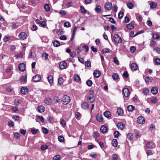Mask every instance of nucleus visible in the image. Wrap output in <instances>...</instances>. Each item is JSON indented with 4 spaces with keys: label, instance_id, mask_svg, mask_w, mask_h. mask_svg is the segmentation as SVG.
I'll use <instances>...</instances> for the list:
<instances>
[{
    "label": "nucleus",
    "instance_id": "23",
    "mask_svg": "<svg viewBox=\"0 0 160 160\" xmlns=\"http://www.w3.org/2000/svg\"><path fill=\"white\" fill-rule=\"evenodd\" d=\"M44 107L42 106H40L38 107V110L39 112H42L44 111Z\"/></svg>",
    "mask_w": 160,
    "mask_h": 160
},
{
    "label": "nucleus",
    "instance_id": "38",
    "mask_svg": "<svg viewBox=\"0 0 160 160\" xmlns=\"http://www.w3.org/2000/svg\"><path fill=\"white\" fill-rule=\"evenodd\" d=\"M157 6V4L155 2H152L150 3V7L152 8H155Z\"/></svg>",
    "mask_w": 160,
    "mask_h": 160
},
{
    "label": "nucleus",
    "instance_id": "33",
    "mask_svg": "<svg viewBox=\"0 0 160 160\" xmlns=\"http://www.w3.org/2000/svg\"><path fill=\"white\" fill-rule=\"evenodd\" d=\"M60 123L63 127H65L66 124V122L64 119H61Z\"/></svg>",
    "mask_w": 160,
    "mask_h": 160
},
{
    "label": "nucleus",
    "instance_id": "16",
    "mask_svg": "<svg viewBox=\"0 0 160 160\" xmlns=\"http://www.w3.org/2000/svg\"><path fill=\"white\" fill-rule=\"evenodd\" d=\"M96 119L99 122H101L103 121L102 115L101 114H98L96 116Z\"/></svg>",
    "mask_w": 160,
    "mask_h": 160
},
{
    "label": "nucleus",
    "instance_id": "50",
    "mask_svg": "<svg viewBox=\"0 0 160 160\" xmlns=\"http://www.w3.org/2000/svg\"><path fill=\"white\" fill-rule=\"evenodd\" d=\"M60 156L59 155H56L53 157L54 160H60Z\"/></svg>",
    "mask_w": 160,
    "mask_h": 160
},
{
    "label": "nucleus",
    "instance_id": "58",
    "mask_svg": "<svg viewBox=\"0 0 160 160\" xmlns=\"http://www.w3.org/2000/svg\"><path fill=\"white\" fill-rule=\"evenodd\" d=\"M113 134H114V137L115 138H118V137L119 136V132L118 131H115L114 132Z\"/></svg>",
    "mask_w": 160,
    "mask_h": 160
},
{
    "label": "nucleus",
    "instance_id": "37",
    "mask_svg": "<svg viewBox=\"0 0 160 160\" xmlns=\"http://www.w3.org/2000/svg\"><path fill=\"white\" fill-rule=\"evenodd\" d=\"M92 135L94 138H97L99 136V134L98 132L96 131L93 132Z\"/></svg>",
    "mask_w": 160,
    "mask_h": 160
},
{
    "label": "nucleus",
    "instance_id": "40",
    "mask_svg": "<svg viewBox=\"0 0 160 160\" xmlns=\"http://www.w3.org/2000/svg\"><path fill=\"white\" fill-rule=\"evenodd\" d=\"M59 13L62 16H64L66 14L67 11L64 10H61L59 12Z\"/></svg>",
    "mask_w": 160,
    "mask_h": 160
},
{
    "label": "nucleus",
    "instance_id": "29",
    "mask_svg": "<svg viewBox=\"0 0 160 160\" xmlns=\"http://www.w3.org/2000/svg\"><path fill=\"white\" fill-rule=\"evenodd\" d=\"M149 89L146 88H144L143 90V93L145 95H147L149 93Z\"/></svg>",
    "mask_w": 160,
    "mask_h": 160
},
{
    "label": "nucleus",
    "instance_id": "3",
    "mask_svg": "<svg viewBox=\"0 0 160 160\" xmlns=\"http://www.w3.org/2000/svg\"><path fill=\"white\" fill-rule=\"evenodd\" d=\"M59 67L60 68L62 69L66 68H67V62L64 61H62L59 64Z\"/></svg>",
    "mask_w": 160,
    "mask_h": 160
},
{
    "label": "nucleus",
    "instance_id": "64",
    "mask_svg": "<svg viewBox=\"0 0 160 160\" xmlns=\"http://www.w3.org/2000/svg\"><path fill=\"white\" fill-rule=\"evenodd\" d=\"M9 36H5L3 39L4 42H6L9 40Z\"/></svg>",
    "mask_w": 160,
    "mask_h": 160
},
{
    "label": "nucleus",
    "instance_id": "13",
    "mask_svg": "<svg viewBox=\"0 0 160 160\" xmlns=\"http://www.w3.org/2000/svg\"><path fill=\"white\" fill-rule=\"evenodd\" d=\"M81 107L84 109H87L89 108V105L88 103L86 102H82L81 104Z\"/></svg>",
    "mask_w": 160,
    "mask_h": 160
},
{
    "label": "nucleus",
    "instance_id": "27",
    "mask_svg": "<svg viewBox=\"0 0 160 160\" xmlns=\"http://www.w3.org/2000/svg\"><path fill=\"white\" fill-rule=\"evenodd\" d=\"M112 145L114 147H116L118 145V142L116 139H113L112 141Z\"/></svg>",
    "mask_w": 160,
    "mask_h": 160
},
{
    "label": "nucleus",
    "instance_id": "34",
    "mask_svg": "<svg viewBox=\"0 0 160 160\" xmlns=\"http://www.w3.org/2000/svg\"><path fill=\"white\" fill-rule=\"evenodd\" d=\"M44 8L46 11H48L50 10V8L49 4H46L44 5Z\"/></svg>",
    "mask_w": 160,
    "mask_h": 160
},
{
    "label": "nucleus",
    "instance_id": "45",
    "mask_svg": "<svg viewBox=\"0 0 160 160\" xmlns=\"http://www.w3.org/2000/svg\"><path fill=\"white\" fill-rule=\"evenodd\" d=\"M85 65L87 67H90L91 66V63L90 61H86Z\"/></svg>",
    "mask_w": 160,
    "mask_h": 160
},
{
    "label": "nucleus",
    "instance_id": "36",
    "mask_svg": "<svg viewBox=\"0 0 160 160\" xmlns=\"http://www.w3.org/2000/svg\"><path fill=\"white\" fill-rule=\"evenodd\" d=\"M134 27L132 23H129L127 26V28L129 29H132Z\"/></svg>",
    "mask_w": 160,
    "mask_h": 160
},
{
    "label": "nucleus",
    "instance_id": "55",
    "mask_svg": "<svg viewBox=\"0 0 160 160\" xmlns=\"http://www.w3.org/2000/svg\"><path fill=\"white\" fill-rule=\"evenodd\" d=\"M21 102L20 100L18 99H15L14 101V103L15 105L17 106H19Z\"/></svg>",
    "mask_w": 160,
    "mask_h": 160
},
{
    "label": "nucleus",
    "instance_id": "48",
    "mask_svg": "<svg viewBox=\"0 0 160 160\" xmlns=\"http://www.w3.org/2000/svg\"><path fill=\"white\" fill-rule=\"evenodd\" d=\"M153 38L155 39H158L160 38V36L158 34H153Z\"/></svg>",
    "mask_w": 160,
    "mask_h": 160
},
{
    "label": "nucleus",
    "instance_id": "63",
    "mask_svg": "<svg viewBox=\"0 0 160 160\" xmlns=\"http://www.w3.org/2000/svg\"><path fill=\"white\" fill-rule=\"evenodd\" d=\"M81 114L80 113L78 112H77L75 113V117L77 119H78V118L80 117Z\"/></svg>",
    "mask_w": 160,
    "mask_h": 160
},
{
    "label": "nucleus",
    "instance_id": "56",
    "mask_svg": "<svg viewBox=\"0 0 160 160\" xmlns=\"http://www.w3.org/2000/svg\"><path fill=\"white\" fill-rule=\"evenodd\" d=\"M155 62L156 65H159L160 64V59L159 58H156L155 59Z\"/></svg>",
    "mask_w": 160,
    "mask_h": 160
},
{
    "label": "nucleus",
    "instance_id": "41",
    "mask_svg": "<svg viewBox=\"0 0 160 160\" xmlns=\"http://www.w3.org/2000/svg\"><path fill=\"white\" fill-rule=\"evenodd\" d=\"M112 78L113 80H116L118 78V75L117 73H114L112 76Z\"/></svg>",
    "mask_w": 160,
    "mask_h": 160
},
{
    "label": "nucleus",
    "instance_id": "14",
    "mask_svg": "<svg viewBox=\"0 0 160 160\" xmlns=\"http://www.w3.org/2000/svg\"><path fill=\"white\" fill-rule=\"evenodd\" d=\"M44 103L47 105H49L52 103L51 98L49 97L46 98L44 100Z\"/></svg>",
    "mask_w": 160,
    "mask_h": 160
},
{
    "label": "nucleus",
    "instance_id": "11",
    "mask_svg": "<svg viewBox=\"0 0 160 160\" xmlns=\"http://www.w3.org/2000/svg\"><path fill=\"white\" fill-rule=\"evenodd\" d=\"M112 52V50H110L109 48H107L103 49L101 51L102 54H105L106 53H110Z\"/></svg>",
    "mask_w": 160,
    "mask_h": 160
},
{
    "label": "nucleus",
    "instance_id": "6",
    "mask_svg": "<svg viewBox=\"0 0 160 160\" xmlns=\"http://www.w3.org/2000/svg\"><path fill=\"white\" fill-rule=\"evenodd\" d=\"M105 8L108 10H110L112 8V4L110 2H106L104 5Z\"/></svg>",
    "mask_w": 160,
    "mask_h": 160
},
{
    "label": "nucleus",
    "instance_id": "35",
    "mask_svg": "<svg viewBox=\"0 0 160 160\" xmlns=\"http://www.w3.org/2000/svg\"><path fill=\"white\" fill-rule=\"evenodd\" d=\"M95 10L97 12H100L101 10V8L99 5L97 6L95 8Z\"/></svg>",
    "mask_w": 160,
    "mask_h": 160
},
{
    "label": "nucleus",
    "instance_id": "9",
    "mask_svg": "<svg viewBox=\"0 0 160 160\" xmlns=\"http://www.w3.org/2000/svg\"><path fill=\"white\" fill-rule=\"evenodd\" d=\"M93 75L96 78H98L101 75V72L99 70H96L93 72Z\"/></svg>",
    "mask_w": 160,
    "mask_h": 160
},
{
    "label": "nucleus",
    "instance_id": "15",
    "mask_svg": "<svg viewBox=\"0 0 160 160\" xmlns=\"http://www.w3.org/2000/svg\"><path fill=\"white\" fill-rule=\"evenodd\" d=\"M131 68L132 70L135 71L137 69L138 66L135 63H132L131 65Z\"/></svg>",
    "mask_w": 160,
    "mask_h": 160
},
{
    "label": "nucleus",
    "instance_id": "12",
    "mask_svg": "<svg viewBox=\"0 0 160 160\" xmlns=\"http://www.w3.org/2000/svg\"><path fill=\"white\" fill-rule=\"evenodd\" d=\"M18 68L20 71L22 72L24 71L25 69V64L23 63L19 64L18 65Z\"/></svg>",
    "mask_w": 160,
    "mask_h": 160
},
{
    "label": "nucleus",
    "instance_id": "22",
    "mask_svg": "<svg viewBox=\"0 0 160 160\" xmlns=\"http://www.w3.org/2000/svg\"><path fill=\"white\" fill-rule=\"evenodd\" d=\"M104 116L107 118H108L111 117V113L108 111H107L104 113Z\"/></svg>",
    "mask_w": 160,
    "mask_h": 160
},
{
    "label": "nucleus",
    "instance_id": "31",
    "mask_svg": "<svg viewBox=\"0 0 160 160\" xmlns=\"http://www.w3.org/2000/svg\"><path fill=\"white\" fill-rule=\"evenodd\" d=\"M88 100L91 103L94 100V98L92 94H90L88 97Z\"/></svg>",
    "mask_w": 160,
    "mask_h": 160
},
{
    "label": "nucleus",
    "instance_id": "46",
    "mask_svg": "<svg viewBox=\"0 0 160 160\" xmlns=\"http://www.w3.org/2000/svg\"><path fill=\"white\" fill-rule=\"evenodd\" d=\"M80 10L83 13H85L87 12V10L84 8L83 6L80 7Z\"/></svg>",
    "mask_w": 160,
    "mask_h": 160
},
{
    "label": "nucleus",
    "instance_id": "60",
    "mask_svg": "<svg viewBox=\"0 0 160 160\" xmlns=\"http://www.w3.org/2000/svg\"><path fill=\"white\" fill-rule=\"evenodd\" d=\"M8 125L10 127H13L14 125V123L13 121H10L8 122Z\"/></svg>",
    "mask_w": 160,
    "mask_h": 160
},
{
    "label": "nucleus",
    "instance_id": "19",
    "mask_svg": "<svg viewBox=\"0 0 160 160\" xmlns=\"http://www.w3.org/2000/svg\"><path fill=\"white\" fill-rule=\"evenodd\" d=\"M152 93L153 94H156L158 92V88L156 87H153L151 90Z\"/></svg>",
    "mask_w": 160,
    "mask_h": 160
},
{
    "label": "nucleus",
    "instance_id": "2",
    "mask_svg": "<svg viewBox=\"0 0 160 160\" xmlns=\"http://www.w3.org/2000/svg\"><path fill=\"white\" fill-rule=\"evenodd\" d=\"M114 42L117 43H119L122 42L121 38L118 34H116L114 37Z\"/></svg>",
    "mask_w": 160,
    "mask_h": 160
},
{
    "label": "nucleus",
    "instance_id": "47",
    "mask_svg": "<svg viewBox=\"0 0 160 160\" xmlns=\"http://www.w3.org/2000/svg\"><path fill=\"white\" fill-rule=\"evenodd\" d=\"M80 79V77L77 75H75L74 76V79L75 81L77 82H78Z\"/></svg>",
    "mask_w": 160,
    "mask_h": 160
},
{
    "label": "nucleus",
    "instance_id": "30",
    "mask_svg": "<svg viewBox=\"0 0 160 160\" xmlns=\"http://www.w3.org/2000/svg\"><path fill=\"white\" fill-rule=\"evenodd\" d=\"M151 101L152 103H155L157 102L158 99L156 97H153L151 98Z\"/></svg>",
    "mask_w": 160,
    "mask_h": 160
},
{
    "label": "nucleus",
    "instance_id": "20",
    "mask_svg": "<svg viewBox=\"0 0 160 160\" xmlns=\"http://www.w3.org/2000/svg\"><path fill=\"white\" fill-rule=\"evenodd\" d=\"M27 76L26 75H23L20 78V81L22 82H25L27 81Z\"/></svg>",
    "mask_w": 160,
    "mask_h": 160
},
{
    "label": "nucleus",
    "instance_id": "39",
    "mask_svg": "<svg viewBox=\"0 0 160 160\" xmlns=\"http://www.w3.org/2000/svg\"><path fill=\"white\" fill-rule=\"evenodd\" d=\"M146 146L148 148H151L153 146V144L152 142H148L146 144Z\"/></svg>",
    "mask_w": 160,
    "mask_h": 160
},
{
    "label": "nucleus",
    "instance_id": "44",
    "mask_svg": "<svg viewBox=\"0 0 160 160\" xmlns=\"http://www.w3.org/2000/svg\"><path fill=\"white\" fill-rule=\"evenodd\" d=\"M133 4L131 2H128L127 4V6L128 8L130 9H132L133 8Z\"/></svg>",
    "mask_w": 160,
    "mask_h": 160
},
{
    "label": "nucleus",
    "instance_id": "42",
    "mask_svg": "<svg viewBox=\"0 0 160 160\" xmlns=\"http://www.w3.org/2000/svg\"><path fill=\"white\" fill-rule=\"evenodd\" d=\"M133 138V135L131 133H128L127 135V138L128 139L131 140Z\"/></svg>",
    "mask_w": 160,
    "mask_h": 160
},
{
    "label": "nucleus",
    "instance_id": "61",
    "mask_svg": "<svg viewBox=\"0 0 160 160\" xmlns=\"http://www.w3.org/2000/svg\"><path fill=\"white\" fill-rule=\"evenodd\" d=\"M42 131L44 134H46L48 133V129L44 127L42 128Z\"/></svg>",
    "mask_w": 160,
    "mask_h": 160
},
{
    "label": "nucleus",
    "instance_id": "32",
    "mask_svg": "<svg viewBox=\"0 0 160 160\" xmlns=\"http://www.w3.org/2000/svg\"><path fill=\"white\" fill-rule=\"evenodd\" d=\"M117 112L119 115H122L123 113V110L121 108H118L117 110Z\"/></svg>",
    "mask_w": 160,
    "mask_h": 160
},
{
    "label": "nucleus",
    "instance_id": "25",
    "mask_svg": "<svg viewBox=\"0 0 160 160\" xmlns=\"http://www.w3.org/2000/svg\"><path fill=\"white\" fill-rule=\"evenodd\" d=\"M145 80L146 82L149 83L152 82V78L151 77H149L148 76H147L146 77Z\"/></svg>",
    "mask_w": 160,
    "mask_h": 160
},
{
    "label": "nucleus",
    "instance_id": "57",
    "mask_svg": "<svg viewBox=\"0 0 160 160\" xmlns=\"http://www.w3.org/2000/svg\"><path fill=\"white\" fill-rule=\"evenodd\" d=\"M136 48L135 47L132 46L130 48V50L131 52L133 53L135 52Z\"/></svg>",
    "mask_w": 160,
    "mask_h": 160
},
{
    "label": "nucleus",
    "instance_id": "5",
    "mask_svg": "<svg viewBox=\"0 0 160 160\" xmlns=\"http://www.w3.org/2000/svg\"><path fill=\"white\" fill-rule=\"evenodd\" d=\"M122 93L126 97H128L130 94L129 90L128 88H125L122 90Z\"/></svg>",
    "mask_w": 160,
    "mask_h": 160
},
{
    "label": "nucleus",
    "instance_id": "43",
    "mask_svg": "<svg viewBox=\"0 0 160 160\" xmlns=\"http://www.w3.org/2000/svg\"><path fill=\"white\" fill-rule=\"evenodd\" d=\"M82 48L86 52H88L89 50L88 47L87 45H84L82 46Z\"/></svg>",
    "mask_w": 160,
    "mask_h": 160
},
{
    "label": "nucleus",
    "instance_id": "54",
    "mask_svg": "<svg viewBox=\"0 0 160 160\" xmlns=\"http://www.w3.org/2000/svg\"><path fill=\"white\" fill-rule=\"evenodd\" d=\"M58 141L60 142H63L64 140V138L62 136H60L58 137Z\"/></svg>",
    "mask_w": 160,
    "mask_h": 160
},
{
    "label": "nucleus",
    "instance_id": "4",
    "mask_svg": "<svg viewBox=\"0 0 160 160\" xmlns=\"http://www.w3.org/2000/svg\"><path fill=\"white\" fill-rule=\"evenodd\" d=\"M18 37L20 40H24L26 38L27 34L25 32H22L19 34Z\"/></svg>",
    "mask_w": 160,
    "mask_h": 160
},
{
    "label": "nucleus",
    "instance_id": "59",
    "mask_svg": "<svg viewBox=\"0 0 160 160\" xmlns=\"http://www.w3.org/2000/svg\"><path fill=\"white\" fill-rule=\"evenodd\" d=\"M123 16V13L122 12H120L118 14V18L119 19H122Z\"/></svg>",
    "mask_w": 160,
    "mask_h": 160
},
{
    "label": "nucleus",
    "instance_id": "1",
    "mask_svg": "<svg viewBox=\"0 0 160 160\" xmlns=\"http://www.w3.org/2000/svg\"><path fill=\"white\" fill-rule=\"evenodd\" d=\"M70 101V98L67 95H64L62 98V101L63 104L65 105L68 104Z\"/></svg>",
    "mask_w": 160,
    "mask_h": 160
},
{
    "label": "nucleus",
    "instance_id": "28",
    "mask_svg": "<svg viewBox=\"0 0 160 160\" xmlns=\"http://www.w3.org/2000/svg\"><path fill=\"white\" fill-rule=\"evenodd\" d=\"M53 45L55 47H58L60 45V43L58 40L55 41L53 43Z\"/></svg>",
    "mask_w": 160,
    "mask_h": 160
},
{
    "label": "nucleus",
    "instance_id": "53",
    "mask_svg": "<svg viewBox=\"0 0 160 160\" xmlns=\"http://www.w3.org/2000/svg\"><path fill=\"white\" fill-rule=\"evenodd\" d=\"M64 26L67 28L70 27L71 26L70 23L68 22H66L64 24Z\"/></svg>",
    "mask_w": 160,
    "mask_h": 160
},
{
    "label": "nucleus",
    "instance_id": "51",
    "mask_svg": "<svg viewBox=\"0 0 160 160\" xmlns=\"http://www.w3.org/2000/svg\"><path fill=\"white\" fill-rule=\"evenodd\" d=\"M48 147L47 145H42L41 146V149L42 150H45L48 148Z\"/></svg>",
    "mask_w": 160,
    "mask_h": 160
},
{
    "label": "nucleus",
    "instance_id": "62",
    "mask_svg": "<svg viewBox=\"0 0 160 160\" xmlns=\"http://www.w3.org/2000/svg\"><path fill=\"white\" fill-rule=\"evenodd\" d=\"M38 129H32V130H31V132L32 133V134H34L38 132Z\"/></svg>",
    "mask_w": 160,
    "mask_h": 160
},
{
    "label": "nucleus",
    "instance_id": "26",
    "mask_svg": "<svg viewBox=\"0 0 160 160\" xmlns=\"http://www.w3.org/2000/svg\"><path fill=\"white\" fill-rule=\"evenodd\" d=\"M48 79L49 82L50 83H52L53 82V77L51 75H49L48 77Z\"/></svg>",
    "mask_w": 160,
    "mask_h": 160
},
{
    "label": "nucleus",
    "instance_id": "18",
    "mask_svg": "<svg viewBox=\"0 0 160 160\" xmlns=\"http://www.w3.org/2000/svg\"><path fill=\"white\" fill-rule=\"evenodd\" d=\"M100 130L103 133H105L107 132L108 129L105 126H102L100 128Z\"/></svg>",
    "mask_w": 160,
    "mask_h": 160
},
{
    "label": "nucleus",
    "instance_id": "10",
    "mask_svg": "<svg viewBox=\"0 0 160 160\" xmlns=\"http://www.w3.org/2000/svg\"><path fill=\"white\" fill-rule=\"evenodd\" d=\"M137 122L139 124H143L145 122V119L143 117H139L137 118Z\"/></svg>",
    "mask_w": 160,
    "mask_h": 160
},
{
    "label": "nucleus",
    "instance_id": "24",
    "mask_svg": "<svg viewBox=\"0 0 160 160\" xmlns=\"http://www.w3.org/2000/svg\"><path fill=\"white\" fill-rule=\"evenodd\" d=\"M42 59L45 60L48 59V54L46 53H43L42 54Z\"/></svg>",
    "mask_w": 160,
    "mask_h": 160
},
{
    "label": "nucleus",
    "instance_id": "7",
    "mask_svg": "<svg viewBox=\"0 0 160 160\" xmlns=\"http://www.w3.org/2000/svg\"><path fill=\"white\" fill-rule=\"evenodd\" d=\"M41 77L39 74H37L33 77V80L36 82H38L40 81L41 79Z\"/></svg>",
    "mask_w": 160,
    "mask_h": 160
},
{
    "label": "nucleus",
    "instance_id": "8",
    "mask_svg": "<svg viewBox=\"0 0 160 160\" xmlns=\"http://www.w3.org/2000/svg\"><path fill=\"white\" fill-rule=\"evenodd\" d=\"M20 92L23 94H26L28 92V90L26 87H23L21 89Z\"/></svg>",
    "mask_w": 160,
    "mask_h": 160
},
{
    "label": "nucleus",
    "instance_id": "49",
    "mask_svg": "<svg viewBox=\"0 0 160 160\" xmlns=\"http://www.w3.org/2000/svg\"><path fill=\"white\" fill-rule=\"evenodd\" d=\"M29 58H34L36 57V55L35 53L31 52L28 56Z\"/></svg>",
    "mask_w": 160,
    "mask_h": 160
},
{
    "label": "nucleus",
    "instance_id": "17",
    "mask_svg": "<svg viewBox=\"0 0 160 160\" xmlns=\"http://www.w3.org/2000/svg\"><path fill=\"white\" fill-rule=\"evenodd\" d=\"M117 127L120 129L121 130L123 129L124 127V125L122 122H118L117 124Z\"/></svg>",
    "mask_w": 160,
    "mask_h": 160
},
{
    "label": "nucleus",
    "instance_id": "21",
    "mask_svg": "<svg viewBox=\"0 0 160 160\" xmlns=\"http://www.w3.org/2000/svg\"><path fill=\"white\" fill-rule=\"evenodd\" d=\"M128 110L130 112H132L135 110V107L132 105H130L127 107Z\"/></svg>",
    "mask_w": 160,
    "mask_h": 160
},
{
    "label": "nucleus",
    "instance_id": "52",
    "mask_svg": "<svg viewBox=\"0 0 160 160\" xmlns=\"http://www.w3.org/2000/svg\"><path fill=\"white\" fill-rule=\"evenodd\" d=\"M63 82V79L62 78L60 77L58 79V82L60 84H62Z\"/></svg>",
    "mask_w": 160,
    "mask_h": 160
}]
</instances>
